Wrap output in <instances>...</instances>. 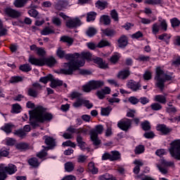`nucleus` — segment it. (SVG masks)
<instances>
[{"instance_id": "obj_58", "label": "nucleus", "mask_w": 180, "mask_h": 180, "mask_svg": "<svg viewBox=\"0 0 180 180\" xmlns=\"http://www.w3.org/2000/svg\"><path fill=\"white\" fill-rule=\"evenodd\" d=\"M143 79L146 81H149V79H151L153 77V73L148 70H146L145 73L143 74Z\"/></svg>"}, {"instance_id": "obj_20", "label": "nucleus", "mask_w": 180, "mask_h": 180, "mask_svg": "<svg viewBox=\"0 0 180 180\" xmlns=\"http://www.w3.org/2000/svg\"><path fill=\"white\" fill-rule=\"evenodd\" d=\"M134 164L136 166L133 169V172L136 175H139V174L140 173V167H143L144 165V163H143V162H141L140 160H136L134 161Z\"/></svg>"}, {"instance_id": "obj_24", "label": "nucleus", "mask_w": 180, "mask_h": 180, "mask_svg": "<svg viewBox=\"0 0 180 180\" xmlns=\"http://www.w3.org/2000/svg\"><path fill=\"white\" fill-rule=\"evenodd\" d=\"M63 85V81L52 78L51 79V88H57V86H61Z\"/></svg>"}, {"instance_id": "obj_15", "label": "nucleus", "mask_w": 180, "mask_h": 180, "mask_svg": "<svg viewBox=\"0 0 180 180\" xmlns=\"http://www.w3.org/2000/svg\"><path fill=\"white\" fill-rule=\"evenodd\" d=\"M110 94V88L105 86L96 92V95L99 99H103L105 95H109Z\"/></svg>"}, {"instance_id": "obj_13", "label": "nucleus", "mask_w": 180, "mask_h": 180, "mask_svg": "<svg viewBox=\"0 0 180 180\" xmlns=\"http://www.w3.org/2000/svg\"><path fill=\"white\" fill-rule=\"evenodd\" d=\"M44 139L45 140L46 145L49 146V147L45 148L46 150H52V148L56 147V144L54 139L47 136H44Z\"/></svg>"}, {"instance_id": "obj_41", "label": "nucleus", "mask_w": 180, "mask_h": 180, "mask_svg": "<svg viewBox=\"0 0 180 180\" xmlns=\"http://www.w3.org/2000/svg\"><path fill=\"white\" fill-rule=\"evenodd\" d=\"M160 29H161V26L158 23H154L152 25V33L153 34H158V32H160Z\"/></svg>"}, {"instance_id": "obj_60", "label": "nucleus", "mask_w": 180, "mask_h": 180, "mask_svg": "<svg viewBox=\"0 0 180 180\" xmlns=\"http://www.w3.org/2000/svg\"><path fill=\"white\" fill-rule=\"evenodd\" d=\"M52 23L55 25V26L60 27L61 26V20L57 17H53L52 18Z\"/></svg>"}, {"instance_id": "obj_4", "label": "nucleus", "mask_w": 180, "mask_h": 180, "mask_svg": "<svg viewBox=\"0 0 180 180\" xmlns=\"http://www.w3.org/2000/svg\"><path fill=\"white\" fill-rule=\"evenodd\" d=\"M67 131H70V133H75V134H77V143L79 145V147L81 148V150L85 149V145L86 144L85 141H84L83 136H86L88 134V129L86 128H79L75 129L72 127H69L67 129ZM82 134V135H81Z\"/></svg>"}, {"instance_id": "obj_2", "label": "nucleus", "mask_w": 180, "mask_h": 180, "mask_svg": "<svg viewBox=\"0 0 180 180\" xmlns=\"http://www.w3.org/2000/svg\"><path fill=\"white\" fill-rule=\"evenodd\" d=\"M30 123L32 127H37L39 123L44 122H51L53 120V114L47 112V109L43 106H38L34 110L30 111Z\"/></svg>"}, {"instance_id": "obj_54", "label": "nucleus", "mask_w": 180, "mask_h": 180, "mask_svg": "<svg viewBox=\"0 0 180 180\" xmlns=\"http://www.w3.org/2000/svg\"><path fill=\"white\" fill-rule=\"evenodd\" d=\"M62 146H63V147H72V148H75V147L77 146V145H75V143L71 141H67L63 142L62 143Z\"/></svg>"}, {"instance_id": "obj_12", "label": "nucleus", "mask_w": 180, "mask_h": 180, "mask_svg": "<svg viewBox=\"0 0 180 180\" xmlns=\"http://www.w3.org/2000/svg\"><path fill=\"white\" fill-rule=\"evenodd\" d=\"M156 129L158 131H160L164 136H167V134H169V133L172 131V129L167 127V125L164 124L158 125Z\"/></svg>"}, {"instance_id": "obj_31", "label": "nucleus", "mask_w": 180, "mask_h": 180, "mask_svg": "<svg viewBox=\"0 0 180 180\" xmlns=\"http://www.w3.org/2000/svg\"><path fill=\"white\" fill-rule=\"evenodd\" d=\"M12 127H13V124H6L4 127H1V130H4V131L7 133V134H9V133H12Z\"/></svg>"}, {"instance_id": "obj_33", "label": "nucleus", "mask_w": 180, "mask_h": 180, "mask_svg": "<svg viewBox=\"0 0 180 180\" xmlns=\"http://www.w3.org/2000/svg\"><path fill=\"white\" fill-rule=\"evenodd\" d=\"M117 160H120V153L117 150L111 152V161H117Z\"/></svg>"}, {"instance_id": "obj_1", "label": "nucleus", "mask_w": 180, "mask_h": 180, "mask_svg": "<svg viewBox=\"0 0 180 180\" xmlns=\"http://www.w3.org/2000/svg\"><path fill=\"white\" fill-rule=\"evenodd\" d=\"M56 56L59 58H65L69 62L64 63V68L60 69V74L65 75H72L75 71L79 70L80 67H84L85 60L84 59L79 60V53H65V51L63 50L61 47L58 48L56 51Z\"/></svg>"}, {"instance_id": "obj_59", "label": "nucleus", "mask_w": 180, "mask_h": 180, "mask_svg": "<svg viewBox=\"0 0 180 180\" xmlns=\"http://www.w3.org/2000/svg\"><path fill=\"white\" fill-rule=\"evenodd\" d=\"M110 16L115 22H117L119 20V14L117 13V11L116 10H112L110 12Z\"/></svg>"}, {"instance_id": "obj_45", "label": "nucleus", "mask_w": 180, "mask_h": 180, "mask_svg": "<svg viewBox=\"0 0 180 180\" xmlns=\"http://www.w3.org/2000/svg\"><path fill=\"white\" fill-rule=\"evenodd\" d=\"M20 70L24 72H29V71H32V67L29 64H24L20 66Z\"/></svg>"}, {"instance_id": "obj_27", "label": "nucleus", "mask_w": 180, "mask_h": 180, "mask_svg": "<svg viewBox=\"0 0 180 180\" xmlns=\"http://www.w3.org/2000/svg\"><path fill=\"white\" fill-rule=\"evenodd\" d=\"M100 22L103 23L105 26H108V25H110V18L109 15H103L101 17Z\"/></svg>"}, {"instance_id": "obj_36", "label": "nucleus", "mask_w": 180, "mask_h": 180, "mask_svg": "<svg viewBox=\"0 0 180 180\" xmlns=\"http://www.w3.org/2000/svg\"><path fill=\"white\" fill-rule=\"evenodd\" d=\"M54 33V31L53 29L50 28V27H45L41 32V34L43 36H47L49 34H53Z\"/></svg>"}, {"instance_id": "obj_6", "label": "nucleus", "mask_w": 180, "mask_h": 180, "mask_svg": "<svg viewBox=\"0 0 180 180\" xmlns=\"http://www.w3.org/2000/svg\"><path fill=\"white\" fill-rule=\"evenodd\" d=\"M159 162L160 163L156 164V167L158 168L160 172L163 174V175H167L169 167L175 168V163L174 162H168L165 159H160Z\"/></svg>"}, {"instance_id": "obj_55", "label": "nucleus", "mask_w": 180, "mask_h": 180, "mask_svg": "<svg viewBox=\"0 0 180 180\" xmlns=\"http://www.w3.org/2000/svg\"><path fill=\"white\" fill-rule=\"evenodd\" d=\"M170 22L172 23V27H178L180 25V20L176 18L171 19Z\"/></svg>"}, {"instance_id": "obj_48", "label": "nucleus", "mask_w": 180, "mask_h": 180, "mask_svg": "<svg viewBox=\"0 0 180 180\" xmlns=\"http://www.w3.org/2000/svg\"><path fill=\"white\" fill-rule=\"evenodd\" d=\"M111 111H112V108H110V107H107V108H101V115L102 116H109Z\"/></svg>"}, {"instance_id": "obj_5", "label": "nucleus", "mask_w": 180, "mask_h": 180, "mask_svg": "<svg viewBox=\"0 0 180 180\" xmlns=\"http://www.w3.org/2000/svg\"><path fill=\"white\" fill-rule=\"evenodd\" d=\"M28 61L32 65H37L38 67H43V65H48V67H53L56 63V59L53 57L36 58L33 56H30Z\"/></svg>"}, {"instance_id": "obj_50", "label": "nucleus", "mask_w": 180, "mask_h": 180, "mask_svg": "<svg viewBox=\"0 0 180 180\" xmlns=\"http://www.w3.org/2000/svg\"><path fill=\"white\" fill-rule=\"evenodd\" d=\"M107 5H108V3L106 1L102 2L101 1H98L96 3V8H98V9H105Z\"/></svg>"}, {"instance_id": "obj_22", "label": "nucleus", "mask_w": 180, "mask_h": 180, "mask_svg": "<svg viewBox=\"0 0 180 180\" xmlns=\"http://www.w3.org/2000/svg\"><path fill=\"white\" fill-rule=\"evenodd\" d=\"M67 6H68V1L60 0L56 4L55 8L57 11H63Z\"/></svg>"}, {"instance_id": "obj_28", "label": "nucleus", "mask_w": 180, "mask_h": 180, "mask_svg": "<svg viewBox=\"0 0 180 180\" xmlns=\"http://www.w3.org/2000/svg\"><path fill=\"white\" fill-rule=\"evenodd\" d=\"M28 163L31 167H34V168H37L40 164L39 163V160L36 158H32L28 160Z\"/></svg>"}, {"instance_id": "obj_47", "label": "nucleus", "mask_w": 180, "mask_h": 180, "mask_svg": "<svg viewBox=\"0 0 180 180\" xmlns=\"http://www.w3.org/2000/svg\"><path fill=\"white\" fill-rule=\"evenodd\" d=\"M27 95L29 96H32V98H37V95H39V93H37V91L33 88H30L28 89Z\"/></svg>"}, {"instance_id": "obj_8", "label": "nucleus", "mask_w": 180, "mask_h": 180, "mask_svg": "<svg viewBox=\"0 0 180 180\" xmlns=\"http://www.w3.org/2000/svg\"><path fill=\"white\" fill-rule=\"evenodd\" d=\"M117 127L123 131H127L129 127H131V120L128 118H124L121 120L117 123Z\"/></svg>"}, {"instance_id": "obj_17", "label": "nucleus", "mask_w": 180, "mask_h": 180, "mask_svg": "<svg viewBox=\"0 0 180 180\" xmlns=\"http://www.w3.org/2000/svg\"><path fill=\"white\" fill-rule=\"evenodd\" d=\"M89 85L91 87V89H98V88H102L105 85V82L101 80H91L89 82Z\"/></svg>"}, {"instance_id": "obj_16", "label": "nucleus", "mask_w": 180, "mask_h": 180, "mask_svg": "<svg viewBox=\"0 0 180 180\" xmlns=\"http://www.w3.org/2000/svg\"><path fill=\"white\" fill-rule=\"evenodd\" d=\"M3 169H4L5 172L8 174V175H13L18 171V167L13 164H9L6 167L2 166Z\"/></svg>"}, {"instance_id": "obj_57", "label": "nucleus", "mask_w": 180, "mask_h": 180, "mask_svg": "<svg viewBox=\"0 0 180 180\" xmlns=\"http://www.w3.org/2000/svg\"><path fill=\"white\" fill-rule=\"evenodd\" d=\"M84 105V98H78L76 102L73 103L74 108H80Z\"/></svg>"}, {"instance_id": "obj_44", "label": "nucleus", "mask_w": 180, "mask_h": 180, "mask_svg": "<svg viewBox=\"0 0 180 180\" xmlns=\"http://www.w3.org/2000/svg\"><path fill=\"white\" fill-rule=\"evenodd\" d=\"M89 169L94 174H98V168L95 167V163L92 162L89 163Z\"/></svg>"}, {"instance_id": "obj_53", "label": "nucleus", "mask_w": 180, "mask_h": 180, "mask_svg": "<svg viewBox=\"0 0 180 180\" xmlns=\"http://www.w3.org/2000/svg\"><path fill=\"white\" fill-rule=\"evenodd\" d=\"M28 15H30V16H32V18H37V16L39 15V11L34 8H32L28 11Z\"/></svg>"}, {"instance_id": "obj_51", "label": "nucleus", "mask_w": 180, "mask_h": 180, "mask_svg": "<svg viewBox=\"0 0 180 180\" xmlns=\"http://www.w3.org/2000/svg\"><path fill=\"white\" fill-rule=\"evenodd\" d=\"M120 59V54L119 53H116L115 55H112L110 58V62L112 64H116V63H117L119 61V60Z\"/></svg>"}, {"instance_id": "obj_14", "label": "nucleus", "mask_w": 180, "mask_h": 180, "mask_svg": "<svg viewBox=\"0 0 180 180\" xmlns=\"http://www.w3.org/2000/svg\"><path fill=\"white\" fill-rule=\"evenodd\" d=\"M90 139L96 147H98L101 143L99 138H98V133L96 131H90Z\"/></svg>"}, {"instance_id": "obj_30", "label": "nucleus", "mask_w": 180, "mask_h": 180, "mask_svg": "<svg viewBox=\"0 0 180 180\" xmlns=\"http://www.w3.org/2000/svg\"><path fill=\"white\" fill-rule=\"evenodd\" d=\"M75 165L72 162H68L65 164V169L67 172H72L74 171Z\"/></svg>"}, {"instance_id": "obj_49", "label": "nucleus", "mask_w": 180, "mask_h": 180, "mask_svg": "<svg viewBox=\"0 0 180 180\" xmlns=\"http://www.w3.org/2000/svg\"><path fill=\"white\" fill-rule=\"evenodd\" d=\"M150 108L152 110H161V109H162V105L158 103H153L150 105Z\"/></svg>"}, {"instance_id": "obj_64", "label": "nucleus", "mask_w": 180, "mask_h": 180, "mask_svg": "<svg viewBox=\"0 0 180 180\" xmlns=\"http://www.w3.org/2000/svg\"><path fill=\"white\" fill-rule=\"evenodd\" d=\"M112 178V175H110L108 173H105L101 176H99L98 179L99 180H109Z\"/></svg>"}, {"instance_id": "obj_32", "label": "nucleus", "mask_w": 180, "mask_h": 180, "mask_svg": "<svg viewBox=\"0 0 180 180\" xmlns=\"http://www.w3.org/2000/svg\"><path fill=\"white\" fill-rule=\"evenodd\" d=\"M110 42L108 40H105V39H102L97 44V47H98V49H102L103 47H110Z\"/></svg>"}, {"instance_id": "obj_25", "label": "nucleus", "mask_w": 180, "mask_h": 180, "mask_svg": "<svg viewBox=\"0 0 180 180\" xmlns=\"http://www.w3.org/2000/svg\"><path fill=\"white\" fill-rule=\"evenodd\" d=\"M96 33H98V31L95 27H89L86 31V34L88 36V37H94Z\"/></svg>"}, {"instance_id": "obj_38", "label": "nucleus", "mask_w": 180, "mask_h": 180, "mask_svg": "<svg viewBox=\"0 0 180 180\" xmlns=\"http://www.w3.org/2000/svg\"><path fill=\"white\" fill-rule=\"evenodd\" d=\"M60 41H63V43H68L70 46L74 43V39L70 37L63 36L60 38Z\"/></svg>"}, {"instance_id": "obj_29", "label": "nucleus", "mask_w": 180, "mask_h": 180, "mask_svg": "<svg viewBox=\"0 0 180 180\" xmlns=\"http://www.w3.org/2000/svg\"><path fill=\"white\" fill-rule=\"evenodd\" d=\"M23 81V78L20 76H14L11 77L9 82L10 84H18V82H22Z\"/></svg>"}, {"instance_id": "obj_42", "label": "nucleus", "mask_w": 180, "mask_h": 180, "mask_svg": "<svg viewBox=\"0 0 180 180\" xmlns=\"http://www.w3.org/2000/svg\"><path fill=\"white\" fill-rule=\"evenodd\" d=\"M21 110H22V107L20 106V105H19L18 103L13 104L12 106L11 112L12 113H20Z\"/></svg>"}, {"instance_id": "obj_43", "label": "nucleus", "mask_w": 180, "mask_h": 180, "mask_svg": "<svg viewBox=\"0 0 180 180\" xmlns=\"http://www.w3.org/2000/svg\"><path fill=\"white\" fill-rule=\"evenodd\" d=\"M141 126L145 131H147L148 130L151 129V125H150V122L148 121H144L141 124Z\"/></svg>"}, {"instance_id": "obj_39", "label": "nucleus", "mask_w": 180, "mask_h": 180, "mask_svg": "<svg viewBox=\"0 0 180 180\" xmlns=\"http://www.w3.org/2000/svg\"><path fill=\"white\" fill-rule=\"evenodd\" d=\"M14 134L15 136H18V137H20V139H25V137H26V132L24 131L23 129H20L18 130H16L14 131Z\"/></svg>"}, {"instance_id": "obj_35", "label": "nucleus", "mask_w": 180, "mask_h": 180, "mask_svg": "<svg viewBox=\"0 0 180 180\" xmlns=\"http://www.w3.org/2000/svg\"><path fill=\"white\" fill-rule=\"evenodd\" d=\"M96 18V13L94 11H91L87 13V17H86L87 22H92L95 20Z\"/></svg>"}, {"instance_id": "obj_11", "label": "nucleus", "mask_w": 180, "mask_h": 180, "mask_svg": "<svg viewBox=\"0 0 180 180\" xmlns=\"http://www.w3.org/2000/svg\"><path fill=\"white\" fill-rule=\"evenodd\" d=\"M66 26L69 29H72L74 27H78L81 26V20L78 18L70 19L66 21Z\"/></svg>"}, {"instance_id": "obj_18", "label": "nucleus", "mask_w": 180, "mask_h": 180, "mask_svg": "<svg viewBox=\"0 0 180 180\" xmlns=\"http://www.w3.org/2000/svg\"><path fill=\"white\" fill-rule=\"evenodd\" d=\"M130 70L129 69H124L120 71L117 74V78L120 79H127L130 77Z\"/></svg>"}, {"instance_id": "obj_23", "label": "nucleus", "mask_w": 180, "mask_h": 180, "mask_svg": "<svg viewBox=\"0 0 180 180\" xmlns=\"http://www.w3.org/2000/svg\"><path fill=\"white\" fill-rule=\"evenodd\" d=\"M15 148L17 150H20V151H26V150H29L30 148V146H29V144L27 143L21 142L17 143L15 145Z\"/></svg>"}, {"instance_id": "obj_7", "label": "nucleus", "mask_w": 180, "mask_h": 180, "mask_svg": "<svg viewBox=\"0 0 180 180\" xmlns=\"http://www.w3.org/2000/svg\"><path fill=\"white\" fill-rule=\"evenodd\" d=\"M169 153L175 160H180V140H176L172 142Z\"/></svg>"}, {"instance_id": "obj_10", "label": "nucleus", "mask_w": 180, "mask_h": 180, "mask_svg": "<svg viewBox=\"0 0 180 180\" xmlns=\"http://www.w3.org/2000/svg\"><path fill=\"white\" fill-rule=\"evenodd\" d=\"M127 86L134 92H137V91H140V89H141V84L132 79L128 81Z\"/></svg>"}, {"instance_id": "obj_21", "label": "nucleus", "mask_w": 180, "mask_h": 180, "mask_svg": "<svg viewBox=\"0 0 180 180\" xmlns=\"http://www.w3.org/2000/svg\"><path fill=\"white\" fill-rule=\"evenodd\" d=\"M94 61L95 64H98L99 68H108V64L106 62L103 61V59L102 58H96L94 59Z\"/></svg>"}, {"instance_id": "obj_61", "label": "nucleus", "mask_w": 180, "mask_h": 180, "mask_svg": "<svg viewBox=\"0 0 180 180\" xmlns=\"http://www.w3.org/2000/svg\"><path fill=\"white\" fill-rule=\"evenodd\" d=\"M81 56L82 58H84L85 60H90L92 59V54H91L89 52H82Z\"/></svg>"}, {"instance_id": "obj_56", "label": "nucleus", "mask_w": 180, "mask_h": 180, "mask_svg": "<svg viewBox=\"0 0 180 180\" xmlns=\"http://www.w3.org/2000/svg\"><path fill=\"white\" fill-rule=\"evenodd\" d=\"M7 176L5 169H4L2 166H0V180H5Z\"/></svg>"}, {"instance_id": "obj_26", "label": "nucleus", "mask_w": 180, "mask_h": 180, "mask_svg": "<svg viewBox=\"0 0 180 180\" xmlns=\"http://www.w3.org/2000/svg\"><path fill=\"white\" fill-rule=\"evenodd\" d=\"M27 1L29 0H15L13 5L15 8H23V6L27 4Z\"/></svg>"}, {"instance_id": "obj_40", "label": "nucleus", "mask_w": 180, "mask_h": 180, "mask_svg": "<svg viewBox=\"0 0 180 180\" xmlns=\"http://www.w3.org/2000/svg\"><path fill=\"white\" fill-rule=\"evenodd\" d=\"M51 78H53V75H49L46 77H42L39 79V82H42V84H47L49 81L51 82Z\"/></svg>"}, {"instance_id": "obj_37", "label": "nucleus", "mask_w": 180, "mask_h": 180, "mask_svg": "<svg viewBox=\"0 0 180 180\" xmlns=\"http://www.w3.org/2000/svg\"><path fill=\"white\" fill-rule=\"evenodd\" d=\"M101 32L105 34V36H108V37H111L112 36H115V30L107 28L105 30H101Z\"/></svg>"}, {"instance_id": "obj_19", "label": "nucleus", "mask_w": 180, "mask_h": 180, "mask_svg": "<svg viewBox=\"0 0 180 180\" xmlns=\"http://www.w3.org/2000/svg\"><path fill=\"white\" fill-rule=\"evenodd\" d=\"M118 47L120 49H124L128 44L127 37L124 35H122L118 39Z\"/></svg>"}, {"instance_id": "obj_62", "label": "nucleus", "mask_w": 180, "mask_h": 180, "mask_svg": "<svg viewBox=\"0 0 180 180\" xmlns=\"http://www.w3.org/2000/svg\"><path fill=\"white\" fill-rule=\"evenodd\" d=\"M144 153V146L139 145L135 148V154H141Z\"/></svg>"}, {"instance_id": "obj_34", "label": "nucleus", "mask_w": 180, "mask_h": 180, "mask_svg": "<svg viewBox=\"0 0 180 180\" xmlns=\"http://www.w3.org/2000/svg\"><path fill=\"white\" fill-rule=\"evenodd\" d=\"M155 101L159 103H167V98L162 95H157L155 96Z\"/></svg>"}, {"instance_id": "obj_9", "label": "nucleus", "mask_w": 180, "mask_h": 180, "mask_svg": "<svg viewBox=\"0 0 180 180\" xmlns=\"http://www.w3.org/2000/svg\"><path fill=\"white\" fill-rule=\"evenodd\" d=\"M4 13H6L7 16H9V18H11V19H18L21 15L20 12L11 7L6 8L4 9Z\"/></svg>"}, {"instance_id": "obj_63", "label": "nucleus", "mask_w": 180, "mask_h": 180, "mask_svg": "<svg viewBox=\"0 0 180 180\" xmlns=\"http://www.w3.org/2000/svg\"><path fill=\"white\" fill-rule=\"evenodd\" d=\"M128 101L131 105H137L140 102V100L134 96L129 97Z\"/></svg>"}, {"instance_id": "obj_3", "label": "nucleus", "mask_w": 180, "mask_h": 180, "mask_svg": "<svg viewBox=\"0 0 180 180\" xmlns=\"http://www.w3.org/2000/svg\"><path fill=\"white\" fill-rule=\"evenodd\" d=\"M171 80H172V76L165 74V72L160 67L156 68L155 76V85L158 88L160 89V91H163L164 88H165V82Z\"/></svg>"}, {"instance_id": "obj_52", "label": "nucleus", "mask_w": 180, "mask_h": 180, "mask_svg": "<svg viewBox=\"0 0 180 180\" xmlns=\"http://www.w3.org/2000/svg\"><path fill=\"white\" fill-rule=\"evenodd\" d=\"M96 131V133H97V136L98 134H102V133L103 132V126L102 125H96L95 127V129H91V131Z\"/></svg>"}, {"instance_id": "obj_46", "label": "nucleus", "mask_w": 180, "mask_h": 180, "mask_svg": "<svg viewBox=\"0 0 180 180\" xmlns=\"http://www.w3.org/2000/svg\"><path fill=\"white\" fill-rule=\"evenodd\" d=\"M162 2V0H146L144 4L146 5H160Z\"/></svg>"}]
</instances>
